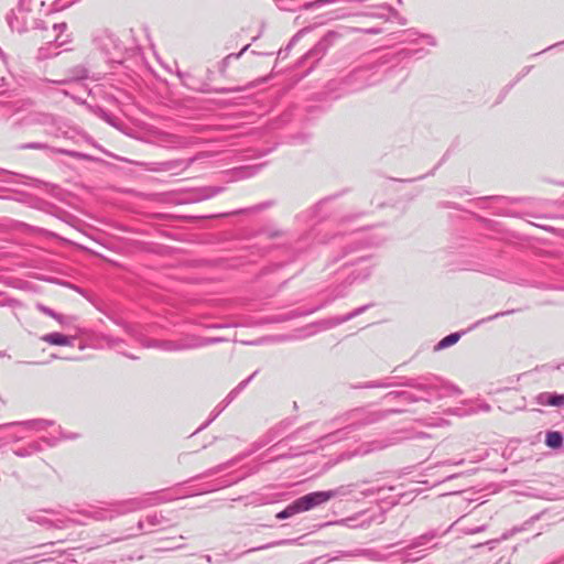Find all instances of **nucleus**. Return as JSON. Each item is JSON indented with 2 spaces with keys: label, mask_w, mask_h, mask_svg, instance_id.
I'll return each mask as SVG.
<instances>
[{
  "label": "nucleus",
  "mask_w": 564,
  "mask_h": 564,
  "mask_svg": "<svg viewBox=\"0 0 564 564\" xmlns=\"http://www.w3.org/2000/svg\"><path fill=\"white\" fill-rule=\"evenodd\" d=\"M172 499V497L164 496L163 491H156L137 498L107 503L101 507L68 511L67 513L55 510H42L30 514L28 519L46 529L64 530L75 524L84 525L89 519L95 521L112 520L116 517L158 506Z\"/></svg>",
  "instance_id": "obj_1"
},
{
  "label": "nucleus",
  "mask_w": 564,
  "mask_h": 564,
  "mask_svg": "<svg viewBox=\"0 0 564 564\" xmlns=\"http://www.w3.org/2000/svg\"><path fill=\"white\" fill-rule=\"evenodd\" d=\"M410 387L420 390L424 395H415L408 391H401L400 399L406 403L417 402L420 400L430 401L431 398H446L462 394V390L452 383H440L436 378L419 377L410 378L403 382L392 381L390 378L368 381L354 386L355 389L390 388V387Z\"/></svg>",
  "instance_id": "obj_2"
},
{
  "label": "nucleus",
  "mask_w": 564,
  "mask_h": 564,
  "mask_svg": "<svg viewBox=\"0 0 564 564\" xmlns=\"http://www.w3.org/2000/svg\"><path fill=\"white\" fill-rule=\"evenodd\" d=\"M390 58L388 55L381 56L376 62L359 66L351 70L344 80V84L350 90H360L380 83L388 73L393 72V67H389Z\"/></svg>",
  "instance_id": "obj_3"
},
{
  "label": "nucleus",
  "mask_w": 564,
  "mask_h": 564,
  "mask_svg": "<svg viewBox=\"0 0 564 564\" xmlns=\"http://www.w3.org/2000/svg\"><path fill=\"white\" fill-rule=\"evenodd\" d=\"M446 531L430 530L412 540V542L397 551L399 558L404 563H412L423 558L426 555L429 545L437 538L445 534Z\"/></svg>",
  "instance_id": "obj_4"
},
{
  "label": "nucleus",
  "mask_w": 564,
  "mask_h": 564,
  "mask_svg": "<svg viewBox=\"0 0 564 564\" xmlns=\"http://www.w3.org/2000/svg\"><path fill=\"white\" fill-rule=\"evenodd\" d=\"M30 11L19 6L17 9H13L10 14L7 17L8 24L12 31H17L18 33H23L29 29L42 28L41 22L35 19H30Z\"/></svg>",
  "instance_id": "obj_5"
},
{
  "label": "nucleus",
  "mask_w": 564,
  "mask_h": 564,
  "mask_svg": "<svg viewBox=\"0 0 564 564\" xmlns=\"http://www.w3.org/2000/svg\"><path fill=\"white\" fill-rule=\"evenodd\" d=\"M370 260L369 254L359 256L356 259H350L347 262H345L344 268L347 267H356L352 271L348 273L347 276V284L350 285L355 282H361L367 280L372 272V265H370L368 262Z\"/></svg>",
  "instance_id": "obj_6"
},
{
  "label": "nucleus",
  "mask_w": 564,
  "mask_h": 564,
  "mask_svg": "<svg viewBox=\"0 0 564 564\" xmlns=\"http://www.w3.org/2000/svg\"><path fill=\"white\" fill-rule=\"evenodd\" d=\"M370 306H371V304H367V305L355 308L354 311L349 312L346 315L327 318V319H323L318 323H315V324L306 327L304 329L305 334L297 336V338H305V337L314 335L316 333V330H308L310 328H312L314 326H318L321 329L326 330V329L333 328L335 326H338L340 324H344V323L359 316L360 314L366 312Z\"/></svg>",
  "instance_id": "obj_7"
},
{
  "label": "nucleus",
  "mask_w": 564,
  "mask_h": 564,
  "mask_svg": "<svg viewBox=\"0 0 564 564\" xmlns=\"http://www.w3.org/2000/svg\"><path fill=\"white\" fill-rule=\"evenodd\" d=\"M344 295H345V292L343 290H340L339 288H337L334 290V295L330 299H328L326 302H324L317 306H314L310 310L296 308V310H292L284 314L275 315L271 318V321L274 323H283V322H288V321H291V319H294L297 317L311 315V314L324 308L327 304L332 303L334 300H336L338 297H343Z\"/></svg>",
  "instance_id": "obj_8"
},
{
  "label": "nucleus",
  "mask_w": 564,
  "mask_h": 564,
  "mask_svg": "<svg viewBox=\"0 0 564 564\" xmlns=\"http://www.w3.org/2000/svg\"><path fill=\"white\" fill-rule=\"evenodd\" d=\"M292 542H293V540H281V541L268 543V544H264V545L251 547V549H249V550H247V551H245V552H242L240 554H232L231 552H224V553H217L214 556L209 555V554H206V555H204V558L209 564H224L226 562L235 561L239 556H241L242 554H246V553L256 552V551H260V550H267V549H270L272 546L290 544Z\"/></svg>",
  "instance_id": "obj_9"
},
{
  "label": "nucleus",
  "mask_w": 564,
  "mask_h": 564,
  "mask_svg": "<svg viewBox=\"0 0 564 564\" xmlns=\"http://www.w3.org/2000/svg\"><path fill=\"white\" fill-rule=\"evenodd\" d=\"M402 410L399 409H390L386 411H372V412H364L362 410H354L350 412L349 416L352 420L351 425H368L376 423L390 414L401 413Z\"/></svg>",
  "instance_id": "obj_10"
},
{
  "label": "nucleus",
  "mask_w": 564,
  "mask_h": 564,
  "mask_svg": "<svg viewBox=\"0 0 564 564\" xmlns=\"http://www.w3.org/2000/svg\"><path fill=\"white\" fill-rule=\"evenodd\" d=\"M53 30L56 33L53 41L48 42L47 47H40L39 48V58L46 59L52 56H56L59 54L58 51H56L58 47L63 46L64 44L68 43V39L62 40V34L67 30V24L65 22L62 23H55L53 25Z\"/></svg>",
  "instance_id": "obj_11"
},
{
  "label": "nucleus",
  "mask_w": 564,
  "mask_h": 564,
  "mask_svg": "<svg viewBox=\"0 0 564 564\" xmlns=\"http://www.w3.org/2000/svg\"><path fill=\"white\" fill-rule=\"evenodd\" d=\"M94 42L96 46L112 61L116 59L117 53L121 52L119 39L110 32H102L95 37Z\"/></svg>",
  "instance_id": "obj_12"
},
{
  "label": "nucleus",
  "mask_w": 564,
  "mask_h": 564,
  "mask_svg": "<svg viewBox=\"0 0 564 564\" xmlns=\"http://www.w3.org/2000/svg\"><path fill=\"white\" fill-rule=\"evenodd\" d=\"M377 245V242L370 241L364 236L362 232H355L344 238L343 252L339 257L334 258V262L344 259L351 253L361 250L365 246Z\"/></svg>",
  "instance_id": "obj_13"
},
{
  "label": "nucleus",
  "mask_w": 564,
  "mask_h": 564,
  "mask_svg": "<svg viewBox=\"0 0 564 564\" xmlns=\"http://www.w3.org/2000/svg\"><path fill=\"white\" fill-rule=\"evenodd\" d=\"M339 37V34L335 31H329L325 34V36L305 55L304 59H312L313 63L319 61L322 56L326 53L327 48L334 43L336 39Z\"/></svg>",
  "instance_id": "obj_14"
},
{
  "label": "nucleus",
  "mask_w": 564,
  "mask_h": 564,
  "mask_svg": "<svg viewBox=\"0 0 564 564\" xmlns=\"http://www.w3.org/2000/svg\"><path fill=\"white\" fill-rule=\"evenodd\" d=\"M296 500L302 512L308 511L329 501L326 490L310 492L297 498Z\"/></svg>",
  "instance_id": "obj_15"
},
{
  "label": "nucleus",
  "mask_w": 564,
  "mask_h": 564,
  "mask_svg": "<svg viewBox=\"0 0 564 564\" xmlns=\"http://www.w3.org/2000/svg\"><path fill=\"white\" fill-rule=\"evenodd\" d=\"M23 102L19 99H11V96L4 91L0 93V118L9 119L14 113L22 110Z\"/></svg>",
  "instance_id": "obj_16"
},
{
  "label": "nucleus",
  "mask_w": 564,
  "mask_h": 564,
  "mask_svg": "<svg viewBox=\"0 0 564 564\" xmlns=\"http://www.w3.org/2000/svg\"><path fill=\"white\" fill-rule=\"evenodd\" d=\"M147 347L158 348L165 351H182L191 349L189 338L181 340H151Z\"/></svg>",
  "instance_id": "obj_17"
},
{
  "label": "nucleus",
  "mask_w": 564,
  "mask_h": 564,
  "mask_svg": "<svg viewBox=\"0 0 564 564\" xmlns=\"http://www.w3.org/2000/svg\"><path fill=\"white\" fill-rule=\"evenodd\" d=\"M294 421L292 419H284L271 427L259 441V447L269 444L275 438L280 437L284 432H286L292 425Z\"/></svg>",
  "instance_id": "obj_18"
},
{
  "label": "nucleus",
  "mask_w": 564,
  "mask_h": 564,
  "mask_svg": "<svg viewBox=\"0 0 564 564\" xmlns=\"http://www.w3.org/2000/svg\"><path fill=\"white\" fill-rule=\"evenodd\" d=\"M535 402L543 406H564V394L556 392H541L535 397Z\"/></svg>",
  "instance_id": "obj_19"
},
{
  "label": "nucleus",
  "mask_w": 564,
  "mask_h": 564,
  "mask_svg": "<svg viewBox=\"0 0 564 564\" xmlns=\"http://www.w3.org/2000/svg\"><path fill=\"white\" fill-rule=\"evenodd\" d=\"M169 523V519L164 517L162 512H153L148 514L144 520L138 521V529L144 531L159 525H165Z\"/></svg>",
  "instance_id": "obj_20"
},
{
  "label": "nucleus",
  "mask_w": 564,
  "mask_h": 564,
  "mask_svg": "<svg viewBox=\"0 0 564 564\" xmlns=\"http://www.w3.org/2000/svg\"><path fill=\"white\" fill-rule=\"evenodd\" d=\"M393 444H394V442L390 441V440H376L371 443L360 445L355 454L356 455H367L375 451L384 449Z\"/></svg>",
  "instance_id": "obj_21"
},
{
  "label": "nucleus",
  "mask_w": 564,
  "mask_h": 564,
  "mask_svg": "<svg viewBox=\"0 0 564 564\" xmlns=\"http://www.w3.org/2000/svg\"><path fill=\"white\" fill-rule=\"evenodd\" d=\"M42 340L55 346H73L75 337L66 336L61 333H50L42 336Z\"/></svg>",
  "instance_id": "obj_22"
},
{
  "label": "nucleus",
  "mask_w": 564,
  "mask_h": 564,
  "mask_svg": "<svg viewBox=\"0 0 564 564\" xmlns=\"http://www.w3.org/2000/svg\"><path fill=\"white\" fill-rule=\"evenodd\" d=\"M359 486V484H348V485H341L335 489L326 490L328 500L335 499V498H346L350 496L355 489Z\"/></svg>",
  "instance_id": "obj_23"
},
{
  "label": "nucleus",
  "mask_w": 564,
  "mask_h": 564,
  "mask_svg": "<svg viewBox=\"0 0 564 564\" xmlns=\"http://www.w3.org/2000/svg\"><path fill=\"white\" fill-rule=\"evenodd\" d=\"M10 425H21L29 430L42 431V430H45L47 426L53 425V422L43 420V419H37V420H29V421H23V422H18V423H9V424H6L4 426H10Z\"/></svg>",
  "instance_id": "obj_24"
},
{
  "label": "nucleus",
  "mask_w": 564,
  "mask_h": 564,
  "mask_svg": "<svg viewBox=\"0 0 564 564\" xmlns=\"http://www.w3.org/2000/svg\"><path fill=\"white\" fill-rule=\"evenodd\" d=\"M366 556L372 561H384L387 556L376 550H356L354 552L341 553V556Z\"/></svg>",
  "instance_id": "obj_25"
},
{
  "label": "nucleus",
  "mask_w": 564,
  "mask_h": 564,
  "mask_svg": "<svg viewBox=\"0 0 564 564\" xmlns=\"http://www.w3.org/2000/svg\"><path fill=\"white\" fill-rule=\"evenodd\" d=\"M88 77H89V70L83 65H77V66H74L68 69L67 82L68 80L69 82H78V80L86 79ZM63 83H66V80H64Z\"/></svg>",
  "instance_id": "obj_26"
},
{
  "label": "nucleus",
  "mask_w": 564,
  "mask_h": 564,
  "mask_svg": "<svg viewBox=\"0 0 564 564\" xmlns=\"http://www.w3.org/2000/svg\"><path fill=\"white\" fill-rule=\"evenodd\" d=\"M563 441L564 436L558 431H550L545 435V445L553 449L562 447Z\"/></svg>",
  "instance_id": "obj_27"
},
{
  "label": "nucleus",
  "mask_w": 564,
  "mask_h": 564,
  "mask_svg": "<svg viewBox=\"0 0 564 564\" xmlns=\"http://www.w3.org/2000/svg\"><path fill=\"white\" fill-rule=\"evenodd\" d=\"M225 339L223 337H192L189 338L191 349L221 343Z\"/></svg>",
  "instance_id": "obj_28"
},
{
  "label": "nucleus",
  "mask_w": 564,
  "mask_h": 564,
  "mask_svg": "<svg viewBox=\"0 0 564 564\" xmlns=\"http://www.w3.org/2000/svg\"><path fill=\"white\" fill-rule=\"evenodd\" d=\"M464 334L463 333H459V332H456V333H452L447 336H445L443 339H441L434 347V350L438 351V350H442V349H445V348H448L453 345H455L459 338L462 337V335Z\"/></svg>",
  "instance_id": "obj_29"
},
{
  "label": "nucleus",
  "mask_w": 564,
  "mask_h": 564,
  "mask_svg": "<svg viewBox=\"0 0 564 564\" xmlns=\"http://www.w3.org/2000/svg\"><path fill=\"white\" fill-rule=\"evenodd\" d=\"M223 191H224V187H220V186L202 187V188L197 189L196 199L197 200L208 199V198H212V197L220 194Z\"/></svg>",
  "instance_id": "obj_30"
},
{
  "label": "nucleus",
  "mask_w": 564,
  "mask_h": 564,
  "mask_svg": "<svg viewBox=\"0 0 564 564\" xmlns=\"http://www.w3.org/2000/svg\"><path fill=\"white\" fill-rule=\"evenodd\" d=\"M249 46H250V44H247L241 48V51L239 53H231V54H228L226 57H224L219 64L220 74L225 75L230 61L240 58V56L249 48Z\"/></svg>",
  "instance_id": "obj_31"
},
{
  "label": "nucleus",
  "mask_w": 564,
  "mask_h": 564,
  "mask_svg": "<svg viewBox=\"0 0 564 564\" xmlns=\"http://www.w3.org/2000/svg\"><path fill=\"white\" fill-rule=\"evenodd\" d=\"M329 198L319 200L316 205L306 210L302 216L322 219L324 215H319V213L322 212L323 207L329 203Z\"/></svg>",
  "instance_id": "obj_32"
},
{
  "label": "nucleus",
  "mask_w": 564,
  "mask_h": 564,
  "mask_svg": "<svg viewBox=\"0 0 564 564\" xmlns=\"http://www.w3.org/2000/svg\"><path fill=\"white\" fill-rule=\"evenodd\" d=\"M302 512L300 509V506L297 503V500H294L292 503H290L285 509L276 513V518L280 520H284L288 518H291L292 516Z\"/></svg>",
  "instance_id": "obj_33"
},
{
  "label": "nucleus",
  "mask_w": 564,
  "mask_h": 564,
  "mask_svg": "<svg viewBox=\"0 0 564 564\" xmlns=\"http://www.w3.org/2000/svg\"><path fill=\"white\" fill-rule=\"evenodd\" d=\"M227 406H224V400L214 409L210 417L202 424L193 434H196L206 429Z\"/></svg>",
  "instance_id": "obj_34"
},
{
  "label": "nucleus",
  "mask_w": 564,
  "mask_h": 564,
  "mask_svg": "<svg viewBox=\"0 0 564 564\" xmlns=\"http://www.w3.org/2000/svg\"><path fill=\"white\" fill-rule=\"evenodd\" d=\"M227 406H224V400L214 409L210 417L202 424L193 434H196L206 429Z\"/></svg>",
  "instance_id": "obj_35"
},
{
  "label": "nucleus",
  "mask_w": 564,
  "mask_h": 564,
  "mask_svg": "<svg viewBox=\"0 0 564 564\" xmlns=\"http://www.w3.org/2000/svg\"><path fill=\"white\" fill-rule=\"evenodd\" d=\"M227 406H224V400L214 409L210 417L202 424L193 434H196L206 429Z\"/></svg>",
  "instance_id": "obj_36"
},
{
  "label": "nucleus",
  "mask_w": 564,
  "mask_h": 564,
  "mask_svg": "<svg viewBox=\"0 0 564 564\" xmlns=\"http://www.w3.org/2000/svg\"><path fill=\"white\" fill-rule=\"evenodd\" d=\"M4 306L15 308L20 307L21 303L15 299L10 297L7 293L0 292V307Z\"/></svg>",
  "instance_id": "obj_37"
},
{
  "label": "nucleus",
  "mask_w": 564,
  "mask_h": 564,
  "mask_svg": "<svg viewBox=\"0 0 564 564\" xmlns=\"http://www.w3.org/2000/svg\"><path fill=\"white\" fill-rule=\"evenodd\" d=\"M511 313H513V311L498 312V313H496V314H494V315H490V316H488V317H486V318H482V319L477 321V322H476V323L470 327V329H474V328L478 327L479 325L484 324L485 322L494 321V319H496V318H499V317H501V316L509 315V314H511Z\"/></svg>",
  "instance_id": "obj_38"
},
{
  "label": "nucleus",
  "mask_w": 564,
  "mask_h": 564,
  "mask_svg": "<svg viewBox=\"0 0 564 564\" xmlns=\"http://www.w3.org/2000/svg\"><path fill=\"white\" fill-rule=\"evenodd\" d=\"M281 10L293 11L294 4L300 0H273Z\"/></svg>",
  "instance_id": "obj_39"
},
{
  "label": "nucleus",
  "mask_w": 564,
  "mask_h": 564,
  "mask_svg": "<svg viewBox=\"0 0 564 564\" xmlns=\"http://www.w3.org/2000/svg\"><path fill=\"white\" fill-rule=\"evenodd\" d=\"M226 467H227V464L218 465L216 467H213V468L206 470L202 475L196 476L195 479H200V478L214 476V475L223 471Z\"/></svg>",
  "instance_id": "obj_40"
},
{
  "label": "nucleus",
  "mask_w": 564,
  "mask_h": 564,
  "mask_svg": "<svg viewBox=\"0 0 564 564\" xmlns=\"http://www.w3.org/2000/svg\"><path fill=\"white\" fill-rule=\"evenodd\" d=\"M79 0H55L54 3H53V7L55 10H64L68 7H70L72 4L78 2Z\"/></svg>",
  "instance_id": "obj_41"
},
{
  "label": "nucleus",
  "mask_w": 564,
  "mask_h": 564,
  "mask_svg": "<svg viewBox=\"0 0 564 564\" xmlns=\"http://www.w3.org/2000/svg\"><path fill=\"white\" fill-rule=\"evenodd\" d=\"M426 53H427L426 51H424L423 48H420V50H403L399 54L403 55L404 57H412L414 55L423 56Z\"/></svg>",
  "instance_id": "obj_42"
},
{
  "label": "nucleus",
  "mask_w": 564,
  "mask_h": 564,
  "mask_svg": "<svg viewBox=\"0 0 564 564\" xmlns=\"http://www.w3.org/2000/svg\"><path fill=\"white\" fill-rule=\"evenodd\" d=\"M182 162L181 161H169V162H163V163H160V171H170L178 165H181Z\"/></svg>",
  "instance_id": "obj_43"
},
{
  "label": "nucleus",
  "mask_w": 564,
  "mask_h": 564,
  "mask_svg": "<svg viewBox=\"0 0 564 564\" xmlns=\"http://www.w3.org/2000/svg\"><path fill=\"white\" fill-rule=\"evenodd\" d=\"M259 370H256L252 375H250L247 379L242 380L235 390H238L240 393L249 383L250 381L258 375Z\"/></svg>",
  "instance_id": "obj_44"
},
{
  "label": "nucleus",
  "mask_w": 564,
  "mask_h": 564,
  "mask_svg": "<svg viewBox=\"0 0 564 564\" xmlns=\"http://www.w3.org/2000/svg\"><path fill=\"white\" fill-rule=\"evenodd\" d=\"M36 307L40 312L44 313L45 315L53 317V318H57L56 312H54L52 308H50L43 304H37Z\"/></svg>",
  "instance_id": "obj_45"
},
{
  "label": "nucleus",
  "mask_w": 564,
  "mask_h": 564,
  "mask_svg": "<svg viewBox=\"0 0 564 564\" xmlns=\"http://www.w3.org/2000/svg\"><path fill=\"white\" fill-rule=\"evenodd\" d=\"M531 69H532V66H527V67H524V68L521 70V73L517 76L516 80H514L513 83H511V84L507 87V89H508V90H509V89H511V88L516 85V83H518L522 77L527 76V75L530 73V70H531Z\"/></svg>",
  "instance_id": "obj_46"
},
{
  "label": "nucleus",
  "mask_w": 564,
  "mask_h": 564,
  "mask_svg": "<svg viewBox=\"0 0 564 564\" xmlns=\"http://www.w3.org/2000/svg\"><path fill=\"white\" fill-rule=\"evenodd\" d=\"M21 148L22 149L42 150V149H46L47 145L45 143H41V142H31V143L23 144Z\"/></svg>",
  "instance_id": "obj_47"
},
{
  "label": "nucleus",
  "mask_w": 564,
  "mask_h": 564,
  "mask_svg": "<svg viewBox=\"0 0 564 564\" xmlns=\"http://www.w3.org/2000/svg\"><path fill=\"white\" fill-rule=\"evenodd\" d=\"M419 39L423 40L427 45L430 46H436L437 41L436 39L431 34H422L419 36Z\"/></svg>",
  "instance_id": "obj_48"
},
{
  "label": "nucleus",
  "mask_w": 564,
  "mask_h": 564,
  "mask_svg": "<svg viewBox=\"0 0 564 564\" xmlns=\"http://www.w3.org/2000/svg\"><path fill=\"white\" fill-rule=\"evenodd\" d=\"M239 394L238 390L232 389L224 399V406H228L235 398Z\"/></svg>",
  "instance_id": "obj_49"
},
{
  "label": "nucleus",
  "mask_w": 564,
  "mask_h": 564,
  "mask_svg": "<svg viewBox=\"0 0 564 564\" xmlns=\"http://www.w3.org/2000/svg\"><path fill=\"white\" fill-rule=\"evenodd\" d=\"M25 448H28L31 454L37 453L43 449L41 442H32Z\"/></svg>",
  "instance_id": "obj_50"
},
{
  "label": "nucleus",
  "mask_w": 564,
  "mask_h": 564,
  "mask_svg": "<svg viewBox=\"0 0 564 564\" xmlns=\"http://www.w3.org/2000/svg\"><path fill=\"white\" fill-rule=\"evenodd\" d=\"M412 491L411 492H398V496H399V502H409L412 498L410 496H412Z\"/></svg>",
  "instance_id": "obj_51"
},
{
  "label": "nucleus",
  "mask_w": 564,
  "mask_h": 564,
  "mask_svg": "<svg viewBox=\"0 0 564 564\" xmlns=\"http://www.w3.org/2000/svg\"><path fill=\"white\" fill-rule=\"evenodd\" d=\"M382 490H383V488H378V489H375V488L366 489V490H362V491H361V495H362V496H365V497L372 496V495H379Z\"/></svg>",
  "instance_id": "obj_52"
},
{
  "label": "nucleus",
  "mask_w": 564,
  "mask_h": 564,
  "mask_svg": "<svg viewBox=\"0 0 564 564\" xmlns=\"http://www.w3.org/2000/svg\"><path fill=\"white\" fill-rule=\"evenodd\" d=\"M13 453H14L15 456H19V457H26V456L32 455L31 452L28 448H25V447L18 448Z\"/></svg>",
  "instance_id": "obj_53"
},
{
  "label": "nucleus",
  "mask_w": 564,
  "mask_h": 564,
  "mask_svg": "<svg viewBox=\"0 0 564 564\" xmlns=\"http://www.w3.org/2000/svg\"><path fill=\"white\" fill-rule=\"evenodd\" d=\"M400 395H401V391H390L383 397V399L384 400H394V399H400Z\"/></svg>",
  "instance_id": "obj_54"
},
{
  "label": "nucleus",
  "mask_w": 564,
  "mask_h": 564,
  "mask_svg": "<svg viewBox=\"0 0 564 564\" xmlns=\"http://www.w3.org/2000/svg\"><path fill=\"white\" fill-rule=\"evenodd\" d=\"M215 91L219 93V94H227V93L242 91V88H240V87H237V88H218Z\"/></svg>",
  "instance_id": "obj_55"
},
{
  "label": "nucleus",
  "mask_w": 564,
  "mask_h": 564,
  "mask_svg": "<svg viewBox=\"0 0 564 564\" xmlns=\"http://www.w3.org/2000/svg\"><path fill=\"white\" fill-rule=\"evenodd\" d=\"M484 530H486V525H485V524L479 525V527H475V528H471V529H468V530L466 531V533H468V534H475V533L481 532V531H484Z\"/></svg>",
  "instance_id": "obj_56"
},
{
  "label": "nucleus",
  "mask_w": 564,
  "mask_h": 564,
  "mask_svg": "<svg viewBox=\"0 0 564 564\" xmlns=\"http://www.w3.org/2000/svg\"><path fill=\"white\" fill-rule=\"evenodd\" d=\"M302 452H296V453H292V454H282V455H279L275 460L278 459H284V458H292V457H295V456H299Z\"/></svg>",
  "instance_id": "obj_57"
},
{
  "label": "nucleus",
  "mask_w": 564,
  "mask_h": 564,
  "mask_svg": "<svg viewBox=\"0 0 564 564\" xmlns=\"http://www.w3.org/2000/svg\"><path fill=\"white\" fill-rule=\"evenodd\" d=\"M57 318H55L59 324L66 325L68 323V317L56 313Z\"/></svg>",
  "instance_id": "obj_58"
},
{
  "label": "nucleus",
  "mask_w": 564,
  "mask_h": 564,
  "mask_svg": "<svg viewBox=\"0 0 564 564\" xmlns=\"http://www.w3.org/2000/svg\"><path fill=\"white\" fill-rule=\"evenodd\" d=\"M0 59L2 62V64L6 66L8 64V56L7 54L3 52V50L0 47Z\"/></svg>",
  "instance_id": "obj_59"
},
{
  "label": "nucleus",
  "mask_w": 564,
  "mask_h": 564,
  "mask_svg": "<svg viewBox=\"0 0 564 564\" xmlns=\"http://www.w3.org/2000/svg\"><path fill=\"white\" fill-rule=\"evenodd\" d=\"M42 442L46 443L47 446H54L56 444V440L55 438H53V440H51V438H43Z\"/></svg>",
  "instance_id": "obj_60"
},
{
  "label": "nucleus",
  "mask_w": 564,
  "mask_h": 564,
  "mask_svg": "<svg viewBox=\"0 0 564 564\" xmlns=\"http://www.w3.org/2000/svg\"><path fill=\"white\" fill-rule=\"evenodd\" d=\"M264 235H267L269 238H273V237H276L279 235V232L267 230V231H264Z\"/></svg>",
  "instance_id": "obj_61"
},
{
  "label": "nucleus",
  "mask_w": 564,
  "mask_h": 564,
  "mask_svg": "<svg viewBox=\"0 0 564 564\" xmlns=\"http://www.w3.org/2000/svg\"><path fill=\"white\" fill-rule=\"evenodd\" d=\"M302 429L296 430L294 433L286 436L288 440H295L296 435L301 432Z\"/></svg>",
  "instance_id": "obj_62"
},
{
  "label": "nucleus",
  "mask_w": 564,
  "mask_h": 564,
  "mask_svg": "<svg viewBox=\"0 0 564 564\" xmlns=\"http://www.w3.org/2000/svg\"><path fill=\"white\" fill-rule=\"evenodd\" d=\"M61 437L64 438V440H73V438H75V435L74 434H64V433H62Z\"/></svg>",
  "instance_id": "obj_63"
},
{
  "label": "nucleus",
  "mask_w": 564,
  "mask_h": 564,
  "mask_svg": "<svg viewBox=\"0 0 564 564\" xmlns=\"http://www.w3.org/2000/svg\"><path fill=\"white\" fill-rule=\"evenodd\" d=\"M464 463V459H459L457 462L447 460L445 464L448 465H462Z\"/></svg>",
  "instance_id": "obj_64"
}]
</instances>
